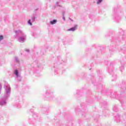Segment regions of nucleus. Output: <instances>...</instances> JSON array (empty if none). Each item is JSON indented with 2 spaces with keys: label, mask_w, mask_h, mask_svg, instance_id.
<instances>
[{
  "label": "nucleus",
  "mask_w": 126,
  "mask_h": 126,
  "mask_svg": "<svg viewBox=\"0 0 126 126\" xmlns=\"http://www.w3.org/2000/svg\"><path fill=\"white\" fill-rule=\"evenodd\" d=\"M57 20H53V21H50V23L52 25L56 24L57 23Z\"/></svg>",
  "instance_id": "obj_1"
},
{
  "label": "nucleus",
  "mask_w": 126,
  "mask_h": 126,
  "mask_svg": "<svg viewBox=\"0 0 126 126\" xmlns=\"http://www.w3.org/2000/svg\"><path fill=\"white\" fill-rule=\"evenodd\" d=\"M28 23H29V24H30V25H32V23H31V20H29Z\"/></svg>",
  "instance_id": "obj_4"
},
{
  "label": "nucleus",
  "mask_w": 126,
  "mask_h": 126,
  "mask_svg": "<svg viewBox=\"0 0 126 126\" xmlns=\"http://www.w3.org/2000/svg\"><path fill=\"white\" fill-rule=\"evenodd\" d=\"M15 74H16V75L17 76H18V71H17V70H15Z\"/></svg>",
  "instance_id": "obj_3"
},
{
  "label": "nucleus",
  "mask_w": 126,
  "mask_h": 126,
  "mask_svg": "<svg viewBox=\"0 0 126 126\" xmlns=\"http://www.w3.org/2000/svg\"><path fill=\"white\" fill-rule=\"evenodd\" d=\"M102 0H98V1L97 2V4L99 3H100V2H102Z\"/></svg>",
  "instance_id": "obj_6"
},
{
  "label": "nucleus",
  "mask_w": 126,
  "mask_h": 126,
  "mask_svg": "<svg viewBox=\"0 0 126 126\" xmlns=\"http://www.w3.org/2000/svg\"><path fill=\"white\" fill-rule=\"evenodd\" d=\"M3 39V36L2 35H0V41H1Z\"/></svg>",
  "instance_id": "obj_5"
},
{
  "label": "nucleus",
  "mask_w": 126,
  "mask_h": 126,
  "mask_svg": "<svg viewBox=\"0 0 126 126\" xmlns=\"http://www.w3.org/2000/svg\"><path fill=\"white\" fill-rule=\"evenodd\" d=\"M75 29H76V27L72 28L71 29H68L67 31H75Z\"/></svg>",
  "instance_id": "obj_2"
}]
</instances>
